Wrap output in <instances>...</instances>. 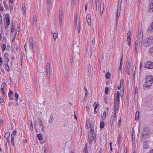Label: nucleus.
<instances>
[{
    "label": "nucleus",
    "instance_id": "obj_1",
    "mask_svg": "<svg viewBox=\"0 0 153 153\" xmlns=\"http://www.w3.org/2000/svg\"><path fill=\"white\" fill-rule=\"evenodd\" d=\"M146 82L143 85V87L149 88L153 82V76H147L146 78Z\"/></svg>",
    "mask_w": 153,
    "mask_h": 153
},
{
    "label": "nucleus",
    "instance_id": "obj_2",
    "mask_svg": "<svg viewBox=\"0 0 153 153\" xmlns=\"http://www.w3.org/2000/svg\"><path fill=\"white\" fill-rule=\"evenodd\" d=\"M153 44V35L147 37L143 42V45L145 47H149Z\"/></svg>",
    "mask_w": 153,
    "mask_h": 153
},
{
    "label": "nucleus",
    "instance_id": "obj_3",
    "mask_svg": "<svg viewBox=\"0 0 153 153\" xmlns=\"http://www.w3.org/2000/svg\"><path fill=\"white\" fill-rule=\"evenodd\" d=\"M120 92L118 91L117 93L114 95V103H119L120 101Z\"/></svg>",
    "mask_w": 153,
    "mask_h": 153
},
{
    "label": "nucleus",
    "instance_id": "obj_4",
    "mask_svg": "<svg viewBox=\"0 0 153 153\" xmlns=\"http://www.w3.org/2000/svg\"><path fill=\"white\" fill-rule=\"evenodd\" d=\"M145 67L148 69H152L153 68V62L147 61L145 62L144 64Z\"/></svg>",
    "mask_w": 153,
    "mask_h": 153
},
{
    "label": "nucleus",
    "instance_id": "obj_5",
    "mask_svg": "<svg viewBox=\"0 0 153 153\" xmlns=\"http://www.w3.org/2000/svg\"><path fill=\"white\" fill-rule=\"evenodd\" d=\"M131 33L129 31L127 33V45L129 46V48H130V45L131 41Z\"/></svg>",
    "mask_w": 153,
    "mask_h": 153
},
{
    "label": "nucleus",
    "instance_id": "obj_6",
    "mask_svg": "<svg viewBox=\"0 0 153 153\" xmlns=\"http://www.w3.org/2000/svg\"><path fill=\"white\" fill-rule=\"evenodd\" d=\"M119 103H114V114L115 117H116V111H118L119 108Z\"/></svg>",
    "mask_w": 153,
    "mask_h": 153
},
{
    "label": "nucleus",
    "instance_id": "obj_7",
    "mask_svg": "<svg viewBox=\"0 0 153 153\" xmlns=\"http://www.w3.org/2000/svg\"><path fill=\"white\" fill-rule=\"evenodd\" d=\"M16 130H14L13 132L12 133L11 135V143L12 145H14V138H15V136L16 134Z\"/></svg>",
    "mask_w": 153,
    "mask_h": 153
},
{
    "label": "nucleus",
    "instance_id": "obj_8",
    "mask_svg": "<svg viewBox=\"0 0 153 153\" xmlns=\"http://www.w3.org/2000/svg\"><path fill=\"white\" fill-rule=\"evenodd\" d=\"M138 41L139 44L141 45L143 41V33L141 31L139 33V38Z\"/></svg>",
    "mask_w": 153,
    "mask_h": 153
},
{
    "label": "nucleus",
    "instance_id": "obj_9",
    "mask_svg": "<svg viewBox=\"0 0 153 153\" xmlns=\"http://www.w3.org/2000/svg\"><path fill=\"white\" fill-rule=\"evenodd\" d=\"M63 14V9L62 8L60 7L59 8V19L60 21V22L61 23L62 21Z\"/></svg>",
    "mask_w": 153,
    "mask_h": 153
},
{
    "label": "nucleus",
    "instance_id": "obj_10",
    "mask_svg": "<svg viewBox=\"0 0 153 153\" xmlns=\"http://www.w3.org/2000/svg\"><path fill=\"white\" fill-rule=\"evenodd\" d=\"M29 42L30 45V46L31 47V49L32 50V51H33L34 43L33 39L32 37H31L29 38Z\"/></svg>",
    "mask_w": 153,
    "mask_h": 153
},
{
    "label": "nucleus",
    "instance_id": "obj_11",
    "mask_svg": "<svg viewBox=\"0 0 153 153\" xmlns=\"http://www.w3.org/2000/svg\"><path fill=\"white\" fill-rule=\"evenodd\" d=\"M87 21L89 25H91V17L90 15L88 14L86 17Z\"/></svg>",
    "mask_w": 153,
    "mask_h": 153
},
{
    "label": "nucleus",
    "instance_id": "obj_12",
    "mask_svg": "<svg viewBox=\"0 0 153 153\" xmlns=\"http://www.w3.org/2000/svg\"><path fill=\"white\" fill-rule=\"evenodd\" d=\"M149 132L148 131H146L145 130H144L142 133V137L141 138L142 139H144V137L145 136L148 135L149 134Z\"/></svg>",
    "mask_w": 153,
    "mask_h": 153
},
{
    "label": "nucleus",
    "instance_id": "obj_13",
    "mask_svg": "<svg viewBox=\"0 0 153 153\" xmlns=\"http://www.w3.org/2000/svg\"><path fill=\"white\" fill-rule=\"evenodd\" d=\"M115 117H115V115L114 116H112L110 118V123L111 124V126L112 127L113 125H114V123L115 122V120H114V118H115Z\"/></svg>",
    "mask_w": 153,
    "mask_h": 153
},
{
    "label": "nucleus",
    "instance_id": "obj_14",
    "mask_svg": "<svg viewBox=\"0 0 153 153\" xmlns=\"http://www.w3.org/2000/svg\"><path fill=\"white\" fill-rule=\"evenodd\" d=\"M148 143L149 141L148 140H145L144 142L143 143V146L144 149H147L148 148V147L149 146Z\"/></svg>",
    "mask_w": 153,
    "mask_h": 153
},
{
    "label": "nucleus",
    "instance_id": "obj_15",
    "mask_svg": "<svg viewBox=\"0 0 153 153\" xmlns=\"http://www.w3.org/2000/svg\"><path fill=\"white\" fill-rule=\"evenodd\" d=\"M47 4L48 5V6L47 8V12L48 14L50 13V3L51 0H47Z\"/></svg>",
    "mask_w": 153,
    "mask_h": 153
},
{
    "label": "nucleus",
    "instance_id": "obj_16",
    "mask_svg": "<svg viewBox=\"0 0 153 153\" xmlns=\"http://www.w3.org/2000/svg\"><path fill=\"white\" fill-rule=\"evenodd\" d=\"M137 48H138V41H137V40H136L135 42L134 47V51H135L136 53H137Z\"/></svg>",
    "mask_w": 153,
    "mask_h": 153
},
{
    "label": "nucleus",
    "instance_id": "obj_17",
    "mask_svg": "<svg viewBox=\"0 0 153 153\" xmlns=\"http://www.w3.org/2000/svg\"><path fill=\"white\" fill-rule=\"evenodd\" d=\"M91 141H90V143H92V142L93 141H95V137H96V135L94 134H92V133H91Z\"/></svg>",
    "mask_w": 153,
    "mask_h": 153
},
{
    "label": "nucleus",
    "instance_id": "obj_18",
    "mask_svg": "<svg viewBox=\"0 0 153 153\" xmlns=\"http://www.w3.org/2000/svg\"><path fill=\"white\" fill-rule=\"evenodd\" d=\"M130 66V60H128L126 62V69H129Z\"/></svg>",
    "mask_w": 153,
    "mask_h": 153
},
{
    "label": "nucleus",
    "instance_id": "obj_19",
    "mask_svg": "<svg viewBox=\"0 0 153 153\" xmlns=\"http://www.w3.org/2000/svg\"><path fill=\"white\" fill-rule=\"evenodd\" d=\"M10 136V133L9 132H7L5 134V137L7 140L8 141L10 140L9 138Z\"/></svg>",
    "mask_w": 153,
    "mask_h": 153
},
{
    "label": "nucleus",
    "instance_id": "obj_20",
    "mask_svg": "<svg viewBox=\"0 0 153 153\" xmlns=\"http://www.w3.org/2000/svg\"><path fill=\"white\" fill-rule=\"evenodd\" d=\"M22 8L23 10V13L24 14H25L26 13V6L25 3H23L22 4Z\"/></svg>",
    "mask_w": 153,
    "mask_h": 153
},
{
    "label": "nucleus",
    "instance_id": "obj_21",
    "mask_svg": "<svg viewBox=\"0 0 153 153\" xmlns=\"http://www.w3.org/2000/svg\"><path fill=\"white\" fill-rule=\"evenodd\" d=\"M104 3H102L100 5V12L101 15H102L104 9Z\"/></svg>",
    "mask_w": 153,
    "mask_h": 153
},
{
    "label": "nucleus",
    "instance_id": "obj_22",
    "mask_svg": "<svg viewBox=\"0 0 153 153\" xmlns=\"http://www.w3.org/2000/svg\"><path fill=\"white\" fill-rule=\"evenodd\" d=\"M139 112L138 111H137L136 112L135 114V120H137L139 119Z\"/></svg>",
    "mask_w": 153,
    "mask_h": 153
},
{
    "label": "nucleus",
    "instance_id": "obj_23",
    "mask_svg": "<svg viewBox=\"0 0 153 153\" xmlns=\"http://www.w3.org/2000/svg\"><path fill=\"white\" fill-rule=\"evenodd\" d=\"M37 22V18L36 15H34L33 16V23L36 25Z\"/></svg>",
    "mask_w": 153,
    "mask_h": 153
},
{
    "label": "nucleus",
    "instance_id": "obj_24",
    "mask_svg": "<svg viewBox=\"0 0 153 153\" xmlns=\"http://www.w3.org/2000/svg\"><path fill=\"white\" fill-rule=\"evenodd\" d=\"M46 72H48L50 71V64L48 63L46 64Z\"/></svg>",
    "mask_w": 153,
    "mask_h": 153
},
{
    "label": "nucleus",
    "instance_id": "obj_25",
    "mask_svg": "<svg viewBox=\"0 0 153 153\" xmlns=\"http://www.w3.org/2000/svg\"><path fill=\"white\" fill-rule=\"evenodd\" d=\"M90 133H92V134H94V128L93 124H90Z\"/></svg>",
    "mask_w": 153,
    "mask_h": 153
},
{
    "label": "nucleus",
    "instance_id": "obj_26",
    "mask_svg": "<svg viewBox=\"0 0 153 153\" xmlns=\"http://www.w3.org/2000/svg\"><path fill=\"white\" fill-rule=\"evenodd\" d=\"M6 85H7L6 83H5V82L3 83L2 84L1 86V89L2 90H4L6 87Z\"/></svg>",
    "mask_w": 153,
    "mask_h": 153
},
{
    "label": "nucleus",
    "instance_id": "obj_27",
    "mask_svg": "<svg viewBox=\"0 0 153 153\" xmlns=\"http://www.w3.org/2000/svg\"><path fill=\"white\" fill-rule=\"evenodd\" d=\"M53 36L54 40H55L57 39L58 36V33L57 32L53 33Z\"/></svg>",
    "mask_w": 153,
    "mask_h": 153
},
{
    "label": "nucleus",
    "instance_id": "obj_28",
    "mask_svg": "<svg viewBox=\"0 0 153 153\" xmlns=\"http://www.w3.org/2000/svg\"><path fill=\"white\" fill-rule=\"evenodd\" d=\"M84 153H88V150L87 149V144L86 143L84 149Z\"/></svg>",
    "mask_w": 153,
    "mask_h": 153
},
{
    "label": "nucleus",
    "instance_id": "obj_29",
    "mask_svg": "<svg viewBox=\"0 0 153 153\" xmlns=\"http://www.w3.org/2000/svg\"><path fill=\"white\" fill-rule=\"evenodd\" d=\"M37 137L39 140H43V137L41 133L39 134L38 135Z\"/></svg>",
    "mask_w": 153,
    "mask_h": 153
},
{
    "label": "nucleus",
    "instance_id": "obj_30",
    "mask_svg": "<svg viewBox=\"0 0 153 153\" xmlns=\"http://www.w3.org/2000/svg\"><path fill=\"white\" fill-rule=\"evenodd\" d=\"M10 18L9 17H7L6 18V22L7 25H9L10 24Z\"/></svg>",
    "mask_w": 153,
    "mask_h": 153
},
{
    "label": "nucleus",
    "instance_id": "obj_31",
    "mask_svg": "<svg viewBox=\"0 0 153 153\" xmlns=\"http://www.w3.org/2000/svg\"><path fill=\"white\" fill-rule=\"evenodd\" d=\"M105 124L104 122H101L100 123V128H104Z\"/></svg>",
    "mask_w": 153,
    "mask_h": 153
},
{
    "label": "nucleus",
    "instance_id": "obj_32",
    "mask_svg": "<svg viewBox=\"0 0 153 153\" xmlns=\"http://www.w3.org/2000/svg\"><path fill=\"white\" fill-rule=\"evenodd\" d=\"M18 47L17 45H14L12 47V49L13 50H16V51L18 50Z\"/></svg>",
    "mask_w": 153,
    "mask_h": 153
},
{
    "label": "nucleus",
    "instance_id": "obj_33",
    "mask_svg": "<svg viewBox=\"0 0 153 153\" xmlns=\"http://www.w3.org/2000/svg\"><path fill=\"white\" fill-rule=\"evenodd\" d=\"M121 137V134H120L118 136V146H119L120 143Z\"/></svg>",
    "mask_w": 153,
    "mask_h": 153
},
{
    "label": "nucleus",
    "instance_id": "obj_34",
    "mask_svg": "<svg viewBox=\"0 0 153 153\" xmlns=\"http://www.w3.org/2000/svg\"><path fill=\"white\" fill-rule=\"evenodd\" d=\"M148 30L150 32H153V27L151 26V25L149 27L148 29Z\"/></svg>",
    "mask_w": 153,
    "mask_h": 153
},
{
    "label": "nucleus",
    "instance_id": "obj_35",
    "mask_svg": "<svg viewBox=\"0 0 153 153\" xmlns=\"http://www.w3.org/2000/svg\"><path fill=\"white\" fill-rule=\"evenodd\" d=\"M6 48V45L5 44H3L1 45L2 50L3 51H5Z\"/></svg>",
    "mask_w": 153,
    "mask_h": 153
},
{
    "label": "nucleus",
    "instance_id": "obj_36",
    "mask_svg": "<svg viewBox=\"0 0 153 153\" xmlns=\"http://www.w3.org/2000/svg\"><path fill=\"white\" fill-rule=\"evenodd\" d=\"M53 120V116L51 115L50 117V119L49 120V121L50 123H52Z\"/></svg>",
    "mask_w": 153,
    "mask_h": 153
},
{
    "label": "nucleus",
    "instance_id": "obj_37",
    "mask_svg": "<svg viewBox=\"0 0 153 153\" xmlns=\"http://www.w3.org/2000/svg\"><path fill=\"white\" fill-rule=\"evenodd\" d=\"M9 98L10 100H13L14 98V96L13 94H8Z\"/></svg>",
    "mask_w": 153,
    "mask_h": 153
},
{
    "label": "nucleus",
    "instance_id": "obj_38",
    "mask_svg": "<svg viewBox=\"0 0 153 153\" xmlns=\"http://www.w3.org/2000/svg\"><path fill=\"white\" fill-rule=\"evenodd\" d=\"M38 121H39V126H43V124L42 123V122L41 121V120L40 119H38Z\"/></svg>",
    "mask_w": 153,
    "mask_h": 153
},
{
    "label": "nucleus",
    "instance_id": "obj_39",
    "mask_svg": "<svg viewBox=\"0 0 153 153\" xmlns=\"http://www.w3.org/2000/svg\"><path fill=\"white\" fill-rule=\"evenodd\" d=\"M135 68H136V66H135V65H133V68H132V72H133V74L134 75L135 74Z\"/></svg>",
    "mask_w": 153,
    "mask_h": 153
},
{
    "label": "nucleus",
    "instance_id": "obj_40",
    "mask_svg": "<svg viewBox=\"0 0 153 153\" xmlns=\"http://www.w3.org/2000/svg\"><path fill=\"white\" fill-rule=\"evenodd\" d=\"M9 61V59H4V63L5 65L8 64Z\"/></svg>",
    "mask_w": 153,
    "mask_h": 153
},
{
    "label": "nucleus",
    "instance_id": "obj_41",
    "mask_svg": "<svg viewBox=\"0 0 153 153\" xmlns=\"http://www.w3.org/2000/svg\"><path fill=\"white\" fill-rule=\"evenodd\" d=\"M106 117V113L105 111H104L103 113V115L102 117V118L103 119H105Z\"/></svg>",
    "mask_w": 153,
    "mask_h": 153
},
{
    "label": "nucleus",
    "instance_id": "obj_42",
    "mask_svg": "<svg viewBox=\"0 0 153 153\" xmlns=\"http://www.w3.org/2000/svg\"><path fill=\"white\" fill-rule=\"evenodd\" d=\"M77 30H78V33H79L80 32V27L79 26V22L78 25L77 27Z\"/></svg>",
    "mask_w": 153,
    "mask_h": 153
},
{
    "label": "nucleus",
    "instance_id": "obj_43",
    "mask_svg": "<svg viewBox=\"0 0 153 153\" xmlns=\"http://www.w3.org/2000/svg\"><path fill=\"white\" fill-rule=\"evenodd\" d=\"M0 67H1L2 64H3V59L1 57H0Z\"/></svg>",
    "mask_w": 153,
    "mask_h": 153
},
{
    "label": "nucleus",
    "instance_id": "obj_44",
    "mask_svg": "<svg viewBox=\"0 0 153 153\" xmlns=\"http://www.w3.org/2000/svg\"><path fill=\"white\" fill-rule=\"evenodd\" d=\"M105 77L107 79H109L110 78V74L109 72H107L105 74Z\"/></svg>",
    "mask_w": 153,
    "mask_h": 153
},
{
    "label": "nucleus",
    "instance_id": "obj_45",
    "mask_svg": "<svg viewBox=\"0 0 153 153\" xmlns=\"http://www.w3.org/2000/svg\"><path fill=\"white\" fill-rule=\"evenodd\" d=\"M5 65H6V70L8 71H10V69L8 64Z\"/></svg>",
    "mask_w": 153,
    "mask_h": 153
},
{
    "label": "nucleus",
    "instance_id": "obj_46",
    "mask_svg": "<svg viewBox=\"0 0 153 153\" xmlns=\"http://www.w3.org/2000/svg\"><path fill=\"white\" fill-rule=\"evenodd\" d=\"M121 122V118L120 117L118 123V126L119 127H120Z\"/></svg>",
    "mask_w": 153,
    "mask_h": 153
},
{
    "label": "nucleus",
    "instance_id": "obj_47",
    "mask_svg": "<svg viewBox=\"0 0 153 153\" xmlns=\"http://www.w3.org/2000/svg\"><path fill=\"white\" fill-rule=\"evenodd\" d=\"M18 93L17 92H16L15 94V97L16 98V101H17V100H18Z\"/></svg>",
    "mask_w": 153,
    "mask_h": 153
},
{
    "label": "nucleus",
    "instance_id": "obj_48",
    "mask_svg": "<svg viewBox=\"0 0 153 153\" xmlns=\"http://www.w3.org/2000/svg\"><path fill=\"white\" fill-rule=\"evenodd\" d=\"M94 105H95L94 109H96L98 106V105L97 104L96 102H95L94 103Z\"/></svg>",
    "mask_w": 153,
    "mask_h": 153
},
{
    "label": "nucleus",
    "instance_id": "obj_49",
    "mask_svg": "<svg viewBox=\"0 0 153 153\" xmlns=\"http://www.w3.org/2000/svg\"><path fill=\"white\" fill-rule=\"evenodd\" d=\"M4 59H8V54L6 53L4 55Z\"/></svg>",
    "mask_w": 153,
    "mask_h": 153
},
{
    "label": "nucleus",
    "instance_id": "obj_50",
    "mask_svg": "<svg viewBox=\"0 0 153 153\" xmlns=\"http://www.w3.org/2000/svg\"><path fill=\"white\" fill-rule=\"evenodd\" d=\"M121 11V7H118V9L117 11V13L120 14Z\"/></svg>",
    "mask_w": 153,
    "mask_h": 153
},
{
    "label": "nucleus",
    "instance_id": "obj_51",
    "mask_svg": "<svg viewBox=\"0 0 153 153\" xmlns=\"http://www.w3.org/2000/svg\"><path fill=\"white\" fill-rule=\"evenodd\" d=\"M74 24L75 26L77 25V19H74Z\"/></svg>",
    "mask_w": 153,
    "mask_h": 153
},
{
    "label": "nucleus",
    "instance_id": "obj_52",
    "mask_svg": "<svg viewBox=\"0 0 153 153\" xmlns=\"http://www.w3.org/2000/svg\"><path fill=\"white\" fill-rule=\"evenodd\" d=\"M108 92H109V89L108 88V87H106L105 88V93L106 94H108Z\"/></svg>",
    "mask_w": 153,
    "mask_h": 153
},
{
    "label": "nucleus",
    "instance_id": "obj_53",
    "mask_svg": "<svg viewBox=\"0 0 153 153\" xmlns=\"http://www.w3.org/2000/svg\"><path fill=\"white\" fill-rule=\"evenodd\" d=\"M112 142H110V151H111L112 152Z\"/></svg>",
    "mask_w": 153,
    "mask_h": 153
},
{
    "label": "nucleus",
    "instance_id": "obj_54",
    "mask_svg": "<svg viewBox=\"0 0 153 153\" xmlns=\"http://www.w3.org/2000/svg\"><path fill=\"white\" fill-rule=\"evenodd\" d=\"M120 16V14L117 13V15H116V22L117 23V22L118 19L119 18V16Z\"/></svg>",
    "mask_w": 153,
    "mask_h": 153
},
{
    "label": "nucleus",
    "instance_id": "obj_55",
    "mask_svg": "<svg viewBox=\"0 0 153 153\" xmlns=\"http://www.w3.org/2000/svg\"><path fill=\"white\" fill-rule=\"evenodd\" d=\"M120 87H122V89H123V82L122 80H121L120 82Z\"/></svg>",
    "mask_w": 153,
    "mask_h": 153
},
{
    "label": "nucleus",
    "instance_id": "obj_56",
    "mask_svg": "<svg viewBox=\"0 0 153 153\" xmlns=\"http://www.w3.org/2000/svg\"><path fill=\"white\" fill-rule=\"evenodd\" d=\"M149 53H153V47H152L150 49Z\"/></svg>",
    "mask_w": 153,
    "mask_h": 153
},
{
    "label": "nucleus",
    "instance_id": "obj_57",
    "mask_svg": "<svg viewBox=\"0 0 153 153\" xmlns=\"http://www.w3.org/2000/svg\"><path fill=\"white\" fill-rule=\"evenodd\" d=\"M4 6L5 7V8L7 10H8L9 9V7L8 6L7 4L5 5H4Z\"/></svg>",
    "mask_w": 153,
    "mask_h": 153
},
{
    "label": "nucleus",
    "instance_id": "obj_58",
    "mask_svg": "<svg viewBox=\"0 0 153 153\" xmlns=\"http://www.w3.org/2000/svg\"><path fill=\"white\" fill-rule=\"evenodd\" d=\"M1 90L2 92V93H3V94L4 95V97L6 96V94L4 92V90Z\"/></svg>",
    "mask_w": 153,
    "mask_h": 153
},
{
    "label": "nucleus",
    "instance_id": "obj_59",
    "mask_svg": "<svg viewBox=\"0 0 153 153\" xmlns=\"http://www.w3.org/2000/svg\"><path fill=\"white\" fill-rule=\"evenodd\" d=\"M17 25H18V26L17 27V28H18V34H19V30H20V25L18 24Z\"/></svg>",
    "mask_w": 153,
    "mask_h": 153
},
{
    "label": "nucleus",
    "instance_id": "obj_60",
    "mask_svg": "<svg viewBox=\"0 0 153 153\" xmlns=\"http://www.w3.org/2000/svg\"><path fill=\"white\" fill-rule=\"evenodd\" d=\"M47 72V76L49 78L50 77V71H49V73L48 72Z\"/></svg>",
    "mask_w": 153,
    "mask_h": 153
},
{
    "label": "nucleus",
    "instance_id": "obj_61",
    "mask_svg": "<svg viewBox=\"0 0 153 153\" xmlns=\"http://www.w3.org/2000/svg\"><path fill=\"white\" fill-rule=\"evenodd\" d=\"M13 94V91L12 90L10 89H9V92L8 94Z\"/></svg>",
    "mask_w": 153,
    "mask_h": 153
},
{
    "label": "nucleus",
    "instance_id": "obj_62",
    "mask_svg": "<svg viewBox=\"0 0 153 153\" xmlns=\"http://www.w3.org/2000/svg\"><path fill=\"white\" fill-rule=\"evenodd\" d=\"M88 7V4L87 3H86L85 4V11L86 12L87 10Z\"/></svg>",
    "mask_w": 153,
    "mask_h": 153
},
{
    "label": "nucleus",
    "instance_id": "obj_63",
    "mask_svg": "<svg viewBox=\"0 0 153 153\" xmlns=\"http://www.w3.org/2000/svg\"><path fill=\"white\" fill-rule=\"evenodd\" d=\"M95 37H94L93 39H92V43L94 45L95 44Z\"/></svg>",
    "mask_w": 153,
    "mask_h": 153
},
{
    "label": "nucleus",
    "instance_id": "obj_64",
    "mask_svg": "<svg viewBox=\"0 0 153 153\" xmlns=\"http://www.w3.org/2000/svg\"><path fill=\"white\" fill-rule=\"evenodd\" d=\"M126 72H127V74L128 75H130V73L129 69H126Z\"/></svg>",
    "mask_w": 153,
    "mask_h": 153
}]
</instances>
